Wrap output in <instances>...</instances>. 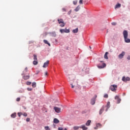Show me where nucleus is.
<instances>
[{
  "label": "nucleus",
  "mask_w": 130,
  "mask_h": 130,
  "mask_svg": "<svg viewBox=\"0 0 130 130\" xmlns=\"http://www.w3.org/2000/svg\"><path fill=\"white\" fill-rule=\"evenodd\" d=\"M26 121H27V122H29V121H30V118H26Z\"/></svg>",
  "instance_id": "44"
},
{
  "label": "nucleus",
  "mask_w": 130,
  "mask_h": 130,
  "mask_svg": "<svg viewBox=\"0 0 130 130\" xmlns=\"http://www.w3.org/2000/svg\"><path fill=\"white\" fill-rule=\"evenodd\" d=\"M49 63V60H47L46 62L44 63V65L43 66V68H47V67H48Z\"/></svg>",
  "instance_id": "9"
},
{
  "label": "nucleus",
  "mask_w": 130,
  "mask_h": 130,
  "mask_svg": "<svg viewBox=\"0 0 130 130\" xmlns=\"http://www.w3.org/2000/svg\"><path fill=\"white\" fill-rule=\"evenodd\" d=\"M99 126H101V124L100 123L96 124V127H99Z\"/></svg>",
  "instance_id": "36"
},
{
  "label": "nucleus",
  "mask_w": 130,
  "mask_h": 130,
  "mask_svg": "<svg viewBox=\"0 0 130 130\" xmlns=\"http://www.w3.org/2000/svg\"><path fill=\"white\" fill-rule=\"evenodd\" d=\"M104 98H108V94H105L104 96Z\"/></svg>",
  "instance_id": "33"
},
{
  "label": "nucleus",
  "mask_w": 130,
  "mask_h": 130,
  "mask_svg": "<svg viewBox=\"0 0 130 130\" xmlns=\"http://www.w3.org/2000/svg\"><path fill=\"white\" fill-rule=\"evenodd\" d=\"M94 129H97V127H94Z\"/></svg>",
  "instance_id": "48"
},
{
  "label": "nucleus",
  "mask_w": 130,
  "mask_h": 130,
  "mask_svg": "<svg viewBox=\"0 0 130 130\" xmlns=\"http://www.w3.org/2000/svg\"><path fill=\"white\" fill-rule=\"evenodd\" d=\"M79 4L80 5H83V0H80Z\"/></svg>",
  "instance_id": "35"
},
{
  "label": "nucleus",
  "mask_w": 130,
  "mask_h": 130,
  "mask_svg": "<svg viewBox=\"0 0 130 130\" xmlns=\"http://www.w3.org/2000/svg\"><path fill=\"white\" fill-rule=\"evenodd\" d=\"M74 130H78L79 128H81V126H75L73 127Z\"/></svg>",
  "instance_id": "19"
},
{
  "label": "nucleus",
  "mask_w": 130,
  "mask_h": 130,
  "mask_svg": "<svg viewBox=\"0 0 130 130\" xmlns=\"http://www.w3.org/2000/svg\"><path fill=\"white\" fill-rule=\"evenodd\" d=\"M18 114L19 117H21V115H23V114L21 113H18Z\"/></svg>",
  "instance_id": "34"
},
{
  "label": "nucleus",
  "mask_w": 130,
  "mask_h": 130,
  "mask_svg": "<svg viewBox=\"0 0 130 130\" xmlns=\"http://www.w3.org/2000/svg\"><path fill=\"white\" fill-rule=\"evenodd\" d=\"M78 28H76L75 29L73 30V33H78Z\"/></svg>",
  "instance_id": "22"
},
{
  "label": "nucleus",
  "mask_w": 130,
  "mask_h": 130,
  "mask_svg": "<svg viewBox=\"0 0 130 130\" xmlns=\"http://www.w3.org/2000/svg\"><path fill=\"white\" fill-rule=\"evenodd\" d=\"M89 48H90V49H91V48H92L91 47V46H89Z\"/></svg>",
  "instance_id": "50"
},
{
  "label": "nucleus",
  "mask_w": 130,
  "mask_h": 130,
  "mask_svg": "<svg viewBox=\"0 0 130 130\" xmlns=\"http://www.w3.org/2000/svg\"><path fill=\"white\" fill-rule=\"evenodd\" d=\"M117 103L119 104V103H120V101H121V100L120 99H119L117 100Z\"/></svg>",
  "instance_id": "32"
},
{
  "label": "nucleus",
  "mask_w": 130,
  "mask_h": 130,
  "mask_svg": "<svg viewBox=\"0 0 130 130\" xmlns=\"http://www.w3.org/2000/svg\"><path fill=\"white\" fill-rule=\"evenodd\" d=\"M58 22L59 24H60V27H64V25H66V23L63 22V20L61 19H58Z\"/></svg>",
  "instance_id": "3"
},
{
  "label": "nucleus",
  "mask_w": 130,
  "mask_h": 130,
  "mask_svg": "<svg viewBox=\"0 0 130 130\" xmlns=\"http://www.w3.org/2000/svg\"><path fill=\"white\" fill-rule=\"evenodd\" d=\"M21 100V99L20 98H17L16 99V101H17L18 102H19V101H20Z\"/></svg>",
  "instance_id": "39"
},
{
  "label": "nucleus",
  "mask_w": 130,
  "mask_h": 130,
  "mask_svg": "<svg viewBox=\"0 0 130 130\" xmlns=\"http://www.w3.org/2000/svg\"><path fill=\"white\" fill-rule=\"evenodd\" d=\"M108 52L105 53L104 55V58H105V59H108V56H107L108 55Z\"/></svg>",
  "instance_id": "16"
},
{
  "label": "nucleus",
  "mask_w": 130,
  "mask_h": 130,
  "mask_svg": "<svg viewBox=\"0 0 130 130\" xmlns=\"http://www.w3.org/2000/svg\"><path fill=\"white\" fill-rule=\"evenodd\" d=\"M123 95H125V93H123Z\"/></svg>",
  "instance_id": "52"
},
{
  "label": "nucleus",
  "mask_w": 130,
  "mask_h": 130,
  "mask_svg": "<svg viewBox=\"0 0 130 130\" xmlns=\"http://www.w3.org/2000/svg\"><path fill=\"white\" fill-rule=\"evenodd\" d=\"M90 124H91V120H88L86 123V125H87V126H89Z\"/></svg>",
  "instance_id": "17"
},
{
  "label": "nucleus",
  "mask_w": 130,
  "mask_h": 130,
  "mask_svg": "<svg viewBox=\"0 0 130 130\" xmlns=\"http://www.w3.org/2000/svg\"><path fill=\"white\" fill-rule=\"evenodd\" d=\"M29 78H30L29 75H26L23 77V79H24V80H28V79Z\"/></svg>",
  "instance_id": "13"
},
{
  "label": "nucleus",
  "mask_w": 130,
  "mask_h": 130,
  "mask_svg": "<svg viewBox=\"0 0 130 130\" xmlns=\"http://www.w3.org/2000/svg\"><path fill=\"white\" fill-rule=\"evenodd\" d=\"M127 59L129 60L130 59V56H128V57H127Z\"/></svg>",
  "instance_id": "46"
},
{
  "label": "nucleus",
  "mask_w": 130,
  "mask_h": 130,
  "mask_svg": "<svg viewBox=\"0 0 130 130\" xmlns=\"http://www.w3.org/2000/svg\"><path fill=\"white\" fill-rule=\"evenodd\" d=\"M105 67H106V64L105 63H103L102 66H100V65L98 66V68L99 69H104Z\"/></svg>",
  "instance_id": "8"
},
{
  "label": "nucleus",
  "mask_w": 130,
  "mask_h": 130,
  "mask_svg": "<svg viewBox=\"0 0 130 130\" xmlns=\"http://www.w3.org/2000/svg\"><path fill=\"white\" fill-rule=\"evenodd\" d=\"M73 4L74 5H77V4H78V1H73Z\"/></svg>",
  "instance_id": "37"
},
{
  "label": "nucleus",
  "mask_w": 130,
  "mask_h": 130,
  "mask_svg": "<svg viewBox=\"0 0 130 130\" xmlns=\"http://www.w3.org/2000/svg\"><path fill=\"white\" fill-rule=\"evenodd\" d=\"M80 10V7L79 6H77L76 8L75 9V12H78Z\"/></svg>",
  "instance_id": "24"
},
{
  "label": "nucleus",
  "mask_w": 130,
  "mask_h": 130,
  "mask_svg": "<svg viewBox=\"0 0 130 130\" xmlns=\"http://www.w3.org/2000/svg\"><path fill=\"white\" fill-rule=\"evenodd\" d=\"M68 14L70 15V14H71V12H69Z\"/></svg>",
  "instance_id": "49"
},
{
  "label": "nucleus",
  "mask_w": 130,
  "mask_h": 130,
  "mask_svg": "<svg viewBox=\"0 0 130 130\" xmlns=\"http://www.w3.org/2000/svg\"><path fill=\"white\" fill-rule=\"evenodd\" d=\"M31 84V82H26V85H27L28 86L30 85V84Z\"/></svg>",
  "instance_id": "38"
},
{
  "label": "nucleus",
  "mask_w": 130,
  "mask_h": 130,
  "mask_svg": "<svg viewBox=\"0 0 130 130\" xmlns=\"http://www.w3.org/2000/svg\"><path fill=\"white\" fill-rule=\"evenodd\" d=\"M24 109H26V108H24Z\"/></svg>",
  "instance_id": "55"
},
{
  "label": "nucleus",
  "mask_w": 130,
  "mask_h": 130,
  "mask_svg": "<svg viewBox=\"0 0 130 130\" xmlns=\"http://www.w3.org/2000/svg\"><path fill=\"white\" fill-rule=\"evenodd\" d=\"M53 122L54 123H59V120H58V119H57V118H54L53 120Z\"/></svg>",
  "instance_id": "18"
},
{
  "label": "nucleus",
  "mask_w": 130,
  "mask_h": 130,
  "mask_svg": "<svg viewBox=\"0 0 130 130\" xmlns=\"http://www.w3.org/2000/svg\"><path fill=\"white\" fill-rule=\"evenodd\" d=\"M116 89H117V85H111L110 90H111V91H113V92L116 91Z\"/></svg>",
  "instance_id": "4"
},
{
  "label": "nucleus",
  "mask_w": 130,
  "mask_h": 130,
  "mask_svg": "<svg viewBox=\"0 0 130 130\" xmlns=\"http://www.w3.org/2000/svg\"><path fill=\"white\" fill-rule=\"evenodd\" d=\"M33 64H35V66H36L37 64H38V61L36 60H35L33 61Z\"/></svg>",
  "instance_id": "21"
},
{
  "label": "nucleus",
  "mask_w": 130,
  "mask_h": 130,
  "mask_svg": "<svg viewBox=\"0 0 130 130\" xmlns=\"http://www.w3.org/2000/svg\"><path fill=\"white\" fill-rule=\"evenodd\" d=\"M62 10L63 12H66V8H62Z\"/></svg>",
  "instance_id": "45"
},
{
  "label": "nucleus",
  "mask_w": 130,
  "mask_h": 130,
  "mask_svg": "<svg viewBox=\"0 0 130 130\" xmlns=\"http://www.w3.org/2000/svg\"><path fill=\"white\" fill-rule=\"evenodd\" d=\"M58 130H67V128H64L63 129V128L62 127H59L58 128Z\"/></svg>",
  "instance_id": "23"
},
{
  "label": "nucleus",
  "mask_w": 130,
  "mask_h": 130,
  "mask_svg": "<svg viewBox=\"0 0 130 130\" xmlns=\"http://www.w3.org/2000/svg\"><path fill=\"white\" fill-rule=\"evenodd\" d=\"M43 42L44 43H45V44H47L49 46H50V43H48V41H47V40H44Z\"/></svg>",
  "instance_id": "15"
},
{
  "label": "nucleus",
  "mask_w": 130,
  "mask_h": 130,
  "mask_svg": "<svg viewBox=\"0 0 130 130\" xmlns=\"http://www.w3.org/2000/svg\"><path fill=\"white\" fill-rule=\"evenodd\" d=\"M107 32H108V30H107Z\"/></svg>",
  "instance_id": "54"
},
{
  "label": "nucleus",
  "mask_w": 130,
  "mask_h": 130,
  "mask_svg": "<svg viewBox=\"0 0 130 130\" xmlns=\"http://www.w3.org/2000/svg\"><path fill=\"white\" fill-rule=\"evenodd\" d=\"M124 54H125V52H124V51L122 52V53L118 55V58L120 59H121V58H123V56H124Z\"/></svg>",
  "instance_id": "7"
},
{
  "label": "nucleus",
  "mask_w": 130,
  "mask_h": 130,
  "mask_svg": "<svg viewBox=\"0 0 130 130\" xmlns=\"http://www.w3.org/2000/svg\"><path fill=\"white\" fill-rule=\"evenodd\" d=\"M80 128H82L83 130L88 129V127L85 126V125H82L80 126Z\"/></svg>",
  "instance_id": "12"
},
{
  "label": "nucleus",
  "mask_w": 130,
  "mask_h": 130,
  "mask_svg": "<svg viewBox=\"0 0 130 130\" xmlns=\"http://www.w3.org/2000/svg\"><path fill=\"white\" fill-rule=\"evenodd\" d=\"M121 7V5L119 3H118L117 5H116L115 9H119Z\"/></svg>",
  "instance_id": "14"
},
{
  "label": "nucleus",
  "mask_w": 130,
  "mask_h": 130,
  "mask_svg": "<svg viewBox=\"0 0 130 130\" xmlns=\"http://www.w3.org/2000/svg\"><path fill=\"white\" fill-rule=\"evenodd\" d=\"M65 31H66V29H60V32L61 33H65Z\"/></svg>",
  "instance_id": "25"
},
{
  "label": "nucleus",
  "mask_w": 130,
  "mask_h": 130,
  "mask_svg": "<svg viewBox=\"0 0 130 130\" xmlns=\"http://www.w3.org/2000/svg\"><path fill=\"white\" fill-rule=\"evenodd\" d=\"M23 115V116L26 117V116H27L28 115L26 113H24Z\"/></svg>",
  "instance_id": "40"
},
{
  "label": "nucleus",
  "mask_w": 130,
  "mask_h": 130,
  "mask_svg": "<svg viewBox=\"0 0 130 130\" xmlns=\"http://www.w3.org/2000/svg\"><path fill=\"white\" fill-rule=\"evenodd\" d=\"M45 130H50V128H49V127H48V126H45Z\"/></svg>",
  "instance_id": "29"
},
{
  "label": "nucleus",
  "mask_w": 130,
  "mask_h": 130,
  "mask_svg": "<svg viewBox=\"0 0 130 130\" xmlns=\"http://www.w3.org/2000/svg\"><path fill=\"white\" fill-rule=\"evenodd\" d=\"M106 111H107V109L106 110Z\"/></svg>",
  "instance_id": "53"
},
{
  "label": "nucleus",
  "mask_w": 130,
  "mask_h": 130,
  "mask_svg": "<svg viewBox=\"0 0 130 130\" xmlns=\"http://www.w3.org/2000/svg\"><path fill=\"white\" fill-rule=\"evenodd\" d=\"M65 33H70V29H65Z\"/></svg>",
  "instance_id": "31"
},
{
  "label": "nucleus",
  "mask_w": 130,
  "mask_h": 130,
  "mask_svg": "<svg viewBox=\"0 0 130 130\" xmlns=\"http://www.w3.org/2000/svg\"><path fill=\"white\" fill-rule=\"evenodd\" d=\"M115 100H118V99H119V96L118 95H116L115 97Z\"/></svg>",
  "instance_id": "30"
},
{
  "label": "nucleus",
  "mask_w": 130,
  "mask_h": 130,
  "mask_svg": "<svg viewBox=\"0 0 130 130\" xmlns=\"http://www.w3.org/2000/svg\"><path fill=\"white\" fill-rule=\"evenodd\" d=\"M47 72H45V76H47Z\"/></svg>",
  "instance_id": "47"
},
{
  "label": "nucleus",
  "mask_w": 130,
  "mask_h": 130,
  "mask_svg": "<svg viewBox=\"0 0 130 130\" xmlns=\"http://www.w3.org/2000/svg\"><path fill=\"white\" fill-rule=\"evenodd\" d=\"M101 62H103V61H101Z\"/></svg>",
  "instance_id": "51"
},
{
  "label": "nucleus",
  "mask_w": 130,
  "mask_h": 130,
  "mask_svg": "<svg viewBox=\"0 0 130 130\" xmlns=\"http://www.w3.org/2000/svg\"><path fill=\"white\" fill-rule=\"evenodd\" d=\"M122 81L126 82L127 81H130V78L128 77H125V76H123L122 78Z\"/></svg>",
  "instance_id": "6"
},
{
  "label": "nucleus",
  "mask_w": 130,
  "mask_h": 130,
  "mask_svg": "<svg viewBox=\"0 0 130 130\" xmlns=\"http://www.w3.org/2000/svg\"><path fill=\"white\" fill-rule=\"evenodd\" d=\"M96 100H95V98H93L91 100V105H94V104H95V102Z\"/></svg>",
  "instance_id": "10"
},
{
  "label": "nucleus",
  "mask_w": 130,
  "mask_h": 130,
  "mask_svg": "<svg viewBox=\"0 0 130 130\" xmlns=\"http://www.w3.org/2000/svg\"><path fill=\"white\" fill-rule=\"evenodd\" d=\"M11 116L12 118H15V117H16V113H14L12 114Z\"/></svg>",
  "instance_id": "20"
},
{
  "label": "nucleus",
  "mask_w": 130,
  "mask_h": 130,
  "mask_svg": "<svg viewBox=\"0 0 130 130\" xmlns=\"http://www.w3.org/2000/svg\"><path fill=\"white\" fill-rule=\"evenodd\" d=\"M71 85H72L71 88H75V90H80V86L78 85V82L76 83V84L71 83Z\"/></svg>",
  "instance_id": "2"
},
{
  "label": "nucleus",
  "mask_w": 130,
  "mask_h": 130,
  "mask_svg": "<svg viewBox=\"0 0 130 130\" xmlns=\"http://www.w3.org/2000/svg\"><path fill=\"white\" fill-rule=\"evenodd\" d=\"M112 25H113V26H115V25H116V23H115V22H112Z\"/></svg>",
  "instance_id": "43"
},
{
  "label": "nucleus",
  "mask_w": 130,
  "mask_h": 130,
  "mask_svg": "<svg viewBox=\"0 0 130 130\" xmlns=\"http://www.w3.org/2000/svg\"><path fill=\"white\" fill-rule=\"evenodd\" d=\"M123 35L124 39V41L126 43H130V39H128V32L127 30H124L123 31Z\"/></svg>",
  "instance_id": "1"
},
{
  "label": "nucleus",
  "mask_w": 130,
  "mask_h": 130,
  "mask_svg": "<svg viewBox=\"0 0 130 130\" xmlns=\"http://www.w3.org/2000/svg\"><path fill=\"white\" fill-rule=\"evenodd\" d=\"M54 110H55V112L57 113H60V112H61V109L57 107H54Z\"/></svg>",
  "instance_id": "5"
},
{
  "label": "nucleus",
  "mask_w": 130,
  "mask_h": 130,
  "mask_svg": "<svg viewBox=\"0 0 130 130\" xmlns=\"http://www.w3.org/2000/svg\"><path fill=\"white\" fill-rule=\"evenodd\" d=\"M107 107L108 109L110 107V102H108L107 104Z\"/></svg>",
  "instance_id": "27"
},
{
  "label": "nucleus",
  "mask_w": 130,
  "mask_h": 130,
  "mask_svg": "<svg viewBox=\"0 0 130 130\" xmlns=\"http://www.w3.org/2000/svg\"><path fill=\"white\" fill-rule=\"evenodd\" d=\"M27 91H32V88H27Z\"/></svg>",
  "instance_id": "42"
},
{
  "label": "nucleus",
  "mask_w": 130,
  "mask_h": 130,
  "mask_svg": "<svg viewBox=\"0 0 130 130\" xmlns=\"http://www.w3.org/2000/svg\"><path fill=\"white\" fill-rule=\"evenodd\" d=\"M25 72H26V73H27V72H28V68H25L24 69Z\"/></svg>",
  "instance_id": "41"
},
{
  "label": "nucleus",
  "mask_w": 130,
  "mask_h": 130,
  "mask_svg": "<svg viewBox=\"0 0 130 130\" xmlns=\"http://www.w3.org/2000/svg\"><path fill=\"white\" fill-rule=\"evenodd\" d=\"M34 59L35 60H37V55H36L35 54L34 55Z\"/></svg>",
  "instance_id": "28"
},
{
  "label": "nucleus",
  "mask_w": 130,
  "mask_h": 130,
  "mask_svg": "<svg viewBox=\"0 0 130 130\" xmlns=\"http://www.w3.org/2000/svg\"><path fill=\"white\" fill-rule=\"evenodd\" d=\"M32 87H33V88H35V87H36V82H33L32 83Z\"/></svg>",
  "instance_id": "26"
},
{
  "label": "nucleus",
  "mask_w": 130,
  "mask_h": 130,
  "mask_svg": "<svg viewBox=\"0 0 130 130\" xmlns=\"http://www.w3.org/2000/svg\"><path fill=\"white\" fill-rule=\"evenodd\" d=\"M103 111H104V107H103L100 110L99 114L101 115L102 113H103Z\"/></svg>",
  "instance_id": "11"
}]
</instances>
